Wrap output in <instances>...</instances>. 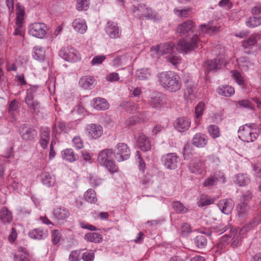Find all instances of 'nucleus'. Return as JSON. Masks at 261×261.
I'll list each match as a JSON object with an SVG mask.
<instances>
[{"label": "nucleus", "instance_id": "1", "mask_svg": "<svg viewBox=\"0 0 261 261\" xmlns=\"http://www.w3.org/2000/svg\"><path fill=\"white\" fill-rule=\"evenodd\" d=\"M158 78L161 85L169 92H175L181 88L180 78L174 72H162L159 74Z\"/></svg>", "mask_w": 261, "mask_h": 261}, {"label": "nucleus", "instance_id": "2", "mask_svg": "<svg viewBox=\"0 0 261 261\" xmlns=\"http://www.w3.org/2000/svg\"><path fill=\"white\" fill-rule=\"evenodd\" d=\"M200 41L197 35L188 36L179 40L176 45V49L181 54H187L198 48Z\"/></svg>", "mask_w": 261, "mask_h": 261}, {"label": "nucleus", "instance_id": "3", "mask_svg": "<svg viewBox=\"0 0 261 261\" xmlns=\"http://www.w3.org/2000/svg\"><path fill=\"white\" fill-rule=\"evenodd\" d=\"M239 138L243 141L252 142L258 136L257 125L248 123L241 126L238 130Z\"/></svg>", "mask_w": 261, "mask_h": 261}, {"label": "nucleus", "instance_id": "4", "mask_svg": "<svg viewBox=\"0 0 261 261\" xmlns=\"http://www.w3.org/2000/svg\"><path fill=\"white\" fill-rule=\"evenodd\" d=\"M115 159L119 162L127 160L130 155V149L127 145L124 143H119L113 151Z\"/></svg>", "mask_w": 261, "mask_h": 261}, {"label": "nucleus", "instance_id": "5", "mask_svg": "<svg viewBox=\"0 0 261 261\" xmlns=\"http://www.w3.org/2000/svg\"><path fill=\"white\" fill-rule=\"evenodd\" d=\"M59 55L64 60L68 62H76L80 59L79 53L71 46L62 48L59 51Z\"/></svg>", "mask_w": 261, "mask_h": 261}, {"label": "nucleus", "instance_id": "6", "mask_svg": "<svg viewBox=\"0 0 261 261\" xmlns=\"http://www.w3.org/2000/svg\"><path fill=\"white\" fill-rule=\"evenodd\" d=\"M161 161L166 168L174 170L178 167L179 158L175 153H169L162 156Z\"/></svg>", "mask_w": 261, "mask_h": 261}, {"label": "nucleus", "instance_id": "7", "mask_svg": "<svg viewBox=\"0 0 261 261\" xmlns=\"http://www.w3.org/2000/svg\"><path fill=\"white\" fill-rule=\"evenodd\" d=\"M105 31L111 39H118L121 36V29L119 27L117 22L112 20L108 21L105 27Z\"/></svg>", "mask_w": 261, "mask_h": 261}, {"label": "nucleus", "instance_id": "8", "mask_svg": "<svg viewBox=\"0 0 261 261\" xmlns=\"http://www.w3.org/2000/svg\"><path fill=\"white\" fill-rule=\"evenodd\" d=\"M19 133L21 138L26 142L33 141L37 135V130L27 124L20 126Z\"/></svg>", "mask_w": 261, "mask_h": 261}, {"label": "nucleus", "instance_id": "9", "mask_svg": "<svg viewBox=\"0 0 261 261\" xmlns=\"http://www.w3.org/2000/svg\"><path fill=\"white\" fill-rule=\"evenodd\" d=\"M29 34L38 38H43L46 34V26L44 23L35 22L29 27Z\"/></svg>", "mask_w": 261, "mask_h": 261}, {"label": "nucleus", "instance_id": "10", "mask_svg": "<svg viewBox=\"0 0 261 261\" xmlns=\"http://www.w3.org/2000/svg\"><path fill=\"white\" fill-rule=\"evenodd\" d=\"M88 137L92 140H96L103 135V129L101 125L98 123L88 124L86 127Z\"/></svg>", "mask_w": 261, "mask_h": 261}, {"label": "nucleus", "instance_id": "11", "mask_svg": "<svg viewBox=\"0 0 261 261\" xmlns=\"http://www.w3.org/2000/svg\"><path fill=\"white\" fill-rule=\"evenodd\" d=\"M97 84V80L93 76L86 75L82 76L79 80V86L84 90H91Z\"/></svg>", "mask_w": 261, "mask_h": 261}, {"label": "nucleus", "instance_id": "12", "mask_svg": "<svg viewBox=\"0 0 261 261\" xmlns=\"http://www.w3.org/2000/svg\"><path fill=\"white\" fill-rule=\"evenodd\" d=\"M225 66V61L222 58L214 59L207 60L203 64L205 72L208 73L211 71H215Z\"/></svg>", "mask_w": 261, "mask_h": 261}, {"label": "nucleus", "instance_id": "13", "mask_svg": "<svg viewBox=\"0 0 261 261\" xmlns=\"http://www.w3.org/2000/svg\"><path fill=\"white\" fill-rule=\"evenodd\" d=\"M191 120L186 117H181L176 119L174 123L175 128L179 132H185L190 127Z\"/></svg>", "mask_w": 261, "mask_h": 261}, {"label": "nucleus", "instance_id": "14", "mask_svg": "<svg viewBox=\"0 0 261 261\" xmlns=\"http://www.w3.org/2000/svg\"><path fill=\"white\" fill-rule=\"evenodd\" d=\"M174 49V44L172 42L160 44V45L154 47V50L160 55H170L173 54Z\"/></svg>", "mask_w": 261, "mask_h": 261}, {"label": "nucleus", "instance_id": "15", "mask_svg": "<svg viewBox=\"0 0 261 261\" xmlns=\"http://www.w3.org/2000/svg\"><path fill=\"white\" fill-rule=\"evenodd\" d=\"M138 147L143 151H148L151 149V144L149 139L143 133H140L137 138Z\"/></svg>", "mask_w": 261, "mask_h": 261}, {"label": "nucleus", "instance_id": "16", "mask_svg": "<svg viewBox=\"0 0 261 261\" xmlns=\"http://www.w3.org/2000/svg\"><path fill=\"white\" fill-rule=\"evenodd\" d=\"M260 38V34L258 33L252 34L247 39L242 41V46L244 49H252Z\"/></svg>", "mask_w": 261, "mask_h": 261}, {"label": "nucleus", "instance_id": "17", "mask_svg": "<svg viewBox=\"0 0 261 261\" xmlns=\"http://www.w3.org/2000/svg\"><path fill=\"white\" fill-rule=\"evenodd\" d=\"M48 231L42 228H36L30 230L28 233L29 237L34 240H44L48 236Z\"/></svg>", "mask_w": 261, "mask_h": 261}, {"label": "nucleus", "instance_id": "18", "mask_svg": "<svg viewBox=\"0 0 261 261\" xmlns=\"http://www.w3.org/2000/svg\"><path fill=\"white\" fill-rule=\"evenodd\" d=\"M218 205L223 213L228 215L231 212L234 203L231 199H225L220 200Z\"/></svg>", "mask_w": 261, "mask_h": 261}, {"label": "nucleus", "instance_id": "19", "mask_svg": "<svg viewBox=\"0 0 261 261\" xmlns=\"http://www.w3.org/2000/svg\"><path fill=\"white\" fill-rule=\"evenodd\" d=\"M203 164L198 158H194L189 164L188 168L193 173L200 174L203 170Z\"/></svg>", "mask_w": 261, "mask_h": 261}, {"label": "nucleus", "instance_id": "20", "mask_svg": "<svg viewBox=\"0 0 261 261\" xmlns=\"http://www.w3.org/2000/svg\"><path fill=\"white\" fill-rule=\"evenodd\" d=\"M113 155H114V153L112 149H105L98 153L97 162L100 165L105 164L106 162L112 160Z\"/></svg>", "mask_w": 261, "mask_h": 261}, {"label": "nucleus", "instance_id": "21", "mask_svg": "<svg viewBox=\"0 0 261 261\" xmlns=\"http://www.w3.org/2000/svg\"><path fill=\"white\" fill-rule=\"evenodd\" d=\"M92 103L93 108L98 111H105L109 108L108 101L101 97H96L92 99Z\"/></svg>", "mask_w": 261, "mask_h": 261}, {"label": "nucleus", "instance_id": "22", "mask_svg": "<svg viewBox=\"0 0 261 261\" xmlns=\"http://www.w3.org/2000/svg\"><path fill=\"white\" fill-rule=\"evenodd\" d=\"M207 143V137L202 133H197L192 139V143L197 147H203Z\"/></svg>", "mask_w": 261, "mask_h": 261}, {"label": "nucleus", "instance_id": "23", "mask_svg": "<svg viewBox=\"0 0 261 261\" xmlns=\"http://www.w3.org/2000/svg\"><path fill=\"white\" fill-rule=\"evenodd\" d=\"M49 140L50 129L48 127L42 128L40 130L39 144L43 149L47 148Z\"/></svg>", "mask_w": 261, "mask_h": 261}, {"label": "nucleus", "instance_id": "24", "mask_svg": "<svg viewBox=\"0 0 261 261\" xmlns=\"http://www.w3.org/2000/svg\"><path fill=\"white\" fill-rule=\"evenodd\" d=\"M194 24L191 20H187L178 25L177 28V33L180 36L192 32Z\"/></svg>", "mask_w": 261, "mask_h": 261}, {"label": "nucleus", "instance_id": "25", "mask_svg": "<svg viewBox=\"0 0 261 261\" xmlns=\"http://www.w3.org/2000/svg\"><path fill=\"white\" fill-rule=\"evenodd\" d=\"M249 206L247 203L241 202L236 207V215L240 218H244L248 214Z\"/></svg>", "mask_w": 261, "mask_h": 261}, {"label": "nucleus", "instance_id": "26", "mask_svg": "<svg viewBox=\"0 0 261 261\" xmlns=\"http://www.w3.org/2000/svg\"><path fill=\"white\" fill-rule=\"evenodd\" d=\"M40 178L42 183L48 187L54 186L56 181L55 176L46 172H42Z\"/></svg>", "mask_w": 261, "mask_h": 261}, {"label": "nucleus", "instance_id": "27", "mask_svg": "<svg viewBox=\"0 0 261 261\" xmlns=\"http://www.w3.org/2000/svg\"><path fill=\"white\" fill-rule=\"evenodd\" d=\"M217 92L222 96L230 97L234 94V89L233 87L230 85H222L218 87Z\"/></svg>", "mask_w": 261, "mask_h": 261}, {"label": "nucleus", "instance_id": "28", "mask_svg": "<svg viewBox=\"0 0 261 261\" xmlns=\"http://www.w3.org/2000/svg\"><path fill=\"white\" fill-rule=\"evenodd\" d=\"M74 30L81 34H84L87 30V27L84 19L76 18L72 22Z\"/></svg>", "mask_w": 261, "mask_h": 261}, {"label": "nucleus", "instance_id": "29", "mask_svg": "<svg viewBox=\"0 0 261 261\" xmlns=\"http://www.w3.org/2000/svg\"><path fill=\"white\" fill-rule=\"evenodd\" d=\"M261 222V216L257 215L255 216L251 220H250L247 224H246L243 228L241 230V231H248L253 228L256 227Z\"/></svg>", "mask_w": 261, "mask_h": 261}, {"label": "nucleus", "instance_id": "30", "mask_svg": "<svg viewBox=\"0 0 261 261\" xmlns=\"http://www.w3.org/2000/svg\"><path fill=\"white\" fill-rule=\"evenodd\" d=\"M231 238L230 233L221 237L217 245V251L219 250L220 252L223 251L226 246L230 243Z\"/></svg>", "mask_w": 261, "mask_h": 261}, {"label": "nucleus", "instance_id": "31", "mask_svg": "<svg viewBox=\"0 0 261 261\" xmlns=\"http://www.w3.org/2000/svg\"><path fill=\"white\" fill-rule=\"evenodd\" d=\"M61 155L64 160L69 162H73L77 159V155H75L73 150L70 148H67L62 151Z\"/></svg>", "mask_w": 261, "mask_h": 261}, {"label": "nucleus", "instance_id": "32", "mask_svg": "<svg viewBox=\"0 0 261 261\" xmlns=\"http://www.w3.org/2000/svg\"><path fill=\"white\" fill-rule=\"evenodd\" d=\"M250 178L246 174L239 173L235 175L234 182L240 186H244L250 182Z\"/></svg>", "mask_w": 261, "mask_h": 261}, {"label": "nucleus", "instance_id": "33", "mask_svg": "<svg viewBox=\"0 0 261 261\" xmlns=\"http://www.w3.org/2000/svg\"><path fill=\"white\" fill-rule=\"evenodd\" d=\"M141 10L143 11H146L147 13L146 14H137L138 17L140 19L143 18V17H146L148 19H154L156 17V13L151 9L146 7L145 6H140L137 8V10Z\"/></svg>", "mask_w": 261, "mask_h": 261}, {"label": "nucleus", "instance_id": "34", "mask_svg": "<svg viewBox=\"0 0 261 261\" xmlns=\"http://www.w3.org/2000/svg\"><path fill=\"white\" fill-rule=\"evenodd\" d=\"M193 242L197 248L202 249L206 246L207 239L205 236L198 234L194 238Z\"/></svg>", "mask_w": 261, "mask_h": 261}, {"label": "nucleus", "instance_id": "35", "mask_svg": "<svg viewBox=\"0 0 261 261\" xmlns=\"http://www.w3.org/2000/svg\"><path fill=\"white\" fill-rule=\"evenodd\" d=\"M45 56V50L44 48L40 46H36L33 49V58L36 60L43 61Z\"/></svg>", "mask_w": 261, "mask_h": 261}, {"label": "nucleus", "instance_id": "36", "mask_svg": "<svg viewBox=\"0 0 261 261\" xmlns=\"http://www.w3.org/2000/svg\"><path fill=\"white\" fill-rule=\"evenodd\" d=\"M230 236H232L231 239V246L234 248L237 247L241 244L242 237L241 234L238 232L237 229H231L230 231Z\"/></svg>", "mask_w": 261, "mask_h": 261}, {"label": "nucleus", "instance_id": "37", "mask_svg": "<svg viewBox=\"0 0 261 261\" xmlns=\"http://www.w3.org/2000/svg\"><path fill=\"white\" fill-rule=\"evenodd\" d=\"M163 99L161 97H151L148 100V104L151 108L155 109H160L163 105Z\"/></svg>", "mask_w": 261, "mask_h": 261}, {"label": "nucleus", "instance_id": "38", "mask_svg": "<svg viewBox=\"0 0 261 261\" xmlns=\"http://www.w3.org/2000/svg\"><path fill=\"white\" fill-rule=\"evenodd\" d=\"M25 103L27 105L32 113H37L39 112L40 103L37 100L34 99V98L25 99Z\"/></svg>", "mask_w": 261, "mask_h": 261}, {"label": "nucleus", "instance_id": "39", "mask_svg": "<svg viewBox=\"0 0 261 261\" xmlns=\"http://www.w3.org/2000/svg\"><path fill=\"white\" fill-rule=\"evenodd\" d=\"M54 216L59 220H64L69 217L68 210L64 207H58L54 211Z\"/></svg>", "mask_w": 261, "mask_h": 261}, {"label": "nucleus", "instance_id": "40", "mask_svg": "<svg viewBox=\"0 0 261 261\" xmlns=\"http://www.w3.org/2000/svg\"><path fill=\"white\" fill-rule=\"evenodd\" d=\"M246 25L251 28H254L261 24V16L258 15H254L253 17H250L247 19L246 21Z\"/></svg>", "mask_w": 261, "mask_h": 261}, {"label": "nucleus", "instance_id": "41", "mask_svg": "<svg viewBox=\"0 0 261 261\" xmlns=\"http://www.w3.org/2000/svg\"><path fill=\"white\" fill-rule=\"evenodd\" d=\"M85 240L95 243H100L102 240V236L96 232H89L85 236Z\"/></svg>", "mask_w": 261, "mask_h": 261}, {"label": "nucleus", "instance_id": "42", "mask_svg": "<svg viewBox=\"0 0 261 261\" xmlns=\"http://www.w3.org/2000/svg\"><path fill=\"white\" fill-rule=\"evenodd\" d=\"M16 22H22L25 13V8L20 3L16 4Z\"/></svg>", "mask_w": 261, "mask_h": 261}, {"label": "nucleus", "instance_id": "43", "mask_svg": "<svg viewBox=\"0 0 261 261\" xmlns=\"http://www.w3.org/2000/svg\"><path fill=\"white\" fill-rule=\"evenodd\" d=\"M0 217L4 223H9L12 220L11 213L5 207H3L1 210Z\"/></svg>", "mask_w": 261, "mask_h": 261}, {"label": "nucleus", "instance_id": "44", "mask_svg": "<svg viewBox=\"0 0 261 261\" xmlns=\"http://www.w3.org/2000/svg\"><path fill=\"white\" fill-rule=\"evenodd\" d=\"M136 75L140 81L146 80L150 78L151 73L147 68H142L138 70L136 72Z\"/></svg>", "mask_w": 261, "mask_h": 261}, {"label": "nucleus", "instance_id": "45", "mask_svg": "<svg viewBox=\"0 0 261 261\" xmlns=\"http://www.w3.org/2000/svg\"><path fill=\"white\" fill-rule=\"evenodd\" d=\"M84 198L88 202L95 203L97 199L95 191L92 189H88L84 194Z\"/></svg>", "mask_w": 261, "mask_h": 261}, {"label": "nucleus", "instance_id": "46", "mask_svg": "<svg viewBox=\"0 0 261 261\" xmlns=\"http://www.w3.org/2000/svg\"><path fill=\"white\" fill-rule=\"evenodd\" d=\"M239 67L242 70H246L251 65L249 58L246 57H241L237 60Z\"/></svg>", "mask_w": 261, "mask_h": 261}, {"label": "nucleus", "instance_id": "47", "mask_svg": "<svg viewBox=\"0 0 261 261\" xmlns=\"http://www.w3.org/2000/svg\"><path fill=\"white\" fill-rule=\"evenodd\" d=\"M211 227L213 235L217 236L218 234H221L223 232H225L228 229V227L225 225L224 223H221L216 225H214Z\"/></svg>", "mask_w": 261, "mask_h": 261}, {"label": "nucleus", "instance_id": "48", "mask_svg": "<svg viewBox=\"0 0 261 261\" xmlns=\"http://www.w3.org/2000/svg\"><path fill=\"white\" fill-rule=\"evenodd\" d=\"M172 206L173 208L179 214H186L189 212V209L185 207L180 201H173Z\"/></svg>", "mask_w": 261, "mask_h": 261}, {"label": "nucleus", "instance_id": "49", "mask_svg": "<svg viewBox=\"0 0 261 261\" xmlns=\"http://www.w3.org/2000/svg\"><path fill=\"white\" fill-rule=\"evenodd\" d=\"M101 165L104 166L112 174L117 172L119 170L118 167L116 165L113 160L107 161L105 164H101Z\"/></svg>", "mask_w": 261, "mask_h": 261}, {"label": "nucleus", "instance_id": "50", "mask_svg": "<svg viewBox=\"0 0 261 261\" xmlns=\"http://www.w3.org/2000/svg\"><path fill=\"white\" fill-rule=\"evenodd\" d=\"M205 109V104L203 102H199L196 106L195 109L196 121L198 120L199 121L201 118L203 112Z\"/></svg>", "mask_w": 261, "mask_h": 261}, {"label": "nucleus", "instance_id": "51", "mask_svg": "<svg viewBox=\"0 0 261 261\" xmlns=\"http://www.w3.org/2000/svg\"><path fill=\"white\" fill-rule=\"evenodd\" d=\"M207 131L210 136L214 139L220 136V129L216 125H210L207 127Z\"/></svg>", "mask_w": 261, "mask_h": 261}, {"label": "nucleus", "instance_id": "52", "mask_svg": "<svg viewBox=\"0 0 261 261\" xmlns=\"http://www.w3.org/2000/svg\"><path fill=\"white\" fill-rule=\"evenodd\" d=\"M53 132L56 134H60L62 132H66L65 122L64 121H57L53 127Z\"/></svg>", "mask_w": 261, "mask_h": 261}, {"label": "nucleus", "instance_id": "53", "mask_svg": "<svg viewBox=\"0 0 261 261\" xmlns=\"http://www.w3.org/2000/svg\"><path fill=\"white\" fill-rule=\"evenodd\" d=\"M200 29L202 32L211 33L217 32L219 30V27L216 25H212L210 23H208L201 25Z\"/></svg>", "mask_w": 261, "mask_h": 261}, {"label": "nucleus", "instance_id": "54", "mask_svg": "<svg viewBox=\"0 0 261 261\" xmlns=\"http://www.w3.org/2000/svg\"><path fill=\"white\" fill-rule=\"evenodd\" d=\"M231 73H232V78L240 86H244L245 82L240 72L237 70H232Z\"/></svg>", "mask_w": 261, "mask_h": 261}, {"label": "nucleus", "instance_id": "55", "mask_svg": "<svg viewBox=\"0 0 261 261\" xmlns=\"http://www.w3.org/2000/svg\"><path fill=\"white\" fill-rule=\"evenodd\" d=\"M76 8L78 11L86 10L89 6V0H76Z\"/></svg>", "mask_w": 261, "mask_h": 261}, {"label": "nucleus", "instance_id": "56", "mask_svg": "<svg viewBox=\"0 0 261 261\" xmlns=\"http://www.w3.org/2000/svg\"><path fill=\"white\" fill-rule=\"evenodd\" d=\"M191 10L192 9L191 8L182 10H178L177 9H174V12L179 17L186 18L189 16Z\"/></svg>", "mask_w": 261, "mask_h": 261}, {"label": "nucleus", "instance_id": "57", "mask_svg": "<svg viewBox=\"0 0 261 261\" xmlns=\"http://www.w3.org/2000/svg\"><path fill=\"white\" fill-rule=\"evenodd\" d=\"M81 250H75L72 251L69 254L68 260L69 261H80L81 259Z\"/></svg>", "mask_w": 261, "mask_h": 261}, {"label": "nucleus", "instance_id": "58", "mask_svg": "<svg viewBox=\"0 0 261 261\" xmlns=\"http://www.w3.org/2000/svg\"><path fill=\"white\" fill-rule=\"evenodd\" d=\"M61 238V234L59 231L55 229L51 232V241L54 245H57L59 243Z\"/></svg>", "mask_w": 261, "mask_h": 261}, {"label": "nucleus", "instance_id": "59", "mask_svg": "<svg viewBox=\"0 0 261 261\" xmlns=\"http://www.w3.org/2000/svg\"><path fill=\"white\" fill-rule=\"evenodd\" d=\"M95 257L94 253L92 250H88L83 253L82 258L84 261H93Z\"/></svg>", "mask_w": 261, "mask_h": 261}, {"label": "nucleus", "instance_id": "60", "mask_svg": "<svg viewBox=\"0 0 261 261\" xmlns=\"http://www.w3.org/2000/svg\"><path fill=\"white\" fill-rule=\"evenodd\" d=\"M138 108L139 107L137 103L127 102L125 104L126 111L130 113H133L137 111Z\"/></svg>", "mask_w": 261, "mask_h": 261}, {"label": "nucleus", "instance_id": "61", "mask_svg": "<svg viewBox=\"0 0 261 261\" xmlns=\"http://www.w3.org/2000/svg\"><path fill=\"white\" fill-rule=\"evenodd\" d=\"M37 90V86H31L30 88L27 90V95L25 99H29L31 98H34L35 93Z\"/></svg>", "mask_w": 261, "mask_h": 261}, {"label": "nucleus", "instance_id": "62", "mask_svg": "<svg viewBox=\"0 0 261 261\" xmlns=\"http://www.w3.org/2000/svg\"><path fill=\"white\" fill-rule=\"evenodd\" d=\"M168 61L174 65H176L180 62L181 59L179 57L171 54L167 57Z\"/></svg>", "mask_w": 261, "mask_h": 261}, {"label": "nucleus", "instance_id": "63", "mask_svg": "<svg viewBox=\"0 0 261 261\" xmlns=\"http://www.w3.org/2000/svg\"><path fill=\"white\" fill-rule=\"evenodd\" d=\"M73 146L77 149H80L84 147L83 142L80 136H75L72 139Z\"/></svg>", "mask_w": 261, "mask_h": 261}, {"label": "nucleus", "instance_id": "64", "mask_svg": "<svg viewBox=\"0 0 261 261\" xmlns=\"http://www.w3.org/2000/svg\"><path fill=\"white\" fill-rule=\"evenodd\" d=\"M106 59V57L104 55L95 56L92 60L91 64L93 66L95 65H99L101 64Z\"/></svg>", "mask_w": 261, "mask_h": 261}]
</instances>
